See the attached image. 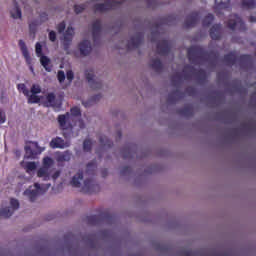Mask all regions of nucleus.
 <instances>
[{
	"instance_id": "obj_1",
	"label": "nucleus",
	"mask_w": 256,
	"mask_h": 256,
	"mask_svg": "<svg viewBox=\"0 0 256 256\" xmlns=\"http://www.w3.org/2000/svg\"><path fill=\"white\" fill-rule=\"evenodd\" d=\"M193 76H196L198 81H206V71L199 69L197 70L192 65H185L182 73H176L172 76L171 81L174 87H178L182 81H189Z\"/></svg>"
},
{
	"instance_id": "obj_2",
	"label": "nucleus",
	"mask_w": 256,
	"mask_h": 256,
	"mask_svg": "<svg viewBox=\"0 0 256 256\" xmlns=\"http://www.w3.org/2000/svg\"><path fill=\"white\" fill-rule=\"evenodd\" d=\"M218 58L217 52H207L202 46H192L188 49V59L193 65H201V61H217Z\"/></svg>"
},
{
	"instance_id": "obj_3",
	"label": "nucleus",
	"mask_w": 256,
	"mask_h": 256,
	"mask_svg": "<svg viewBox=\"0 0 256 256\" xmlns=\"http://www.w3.org/2000/svg\"><path fill=\"white\" fill-rule=\"evenodd\" d=\"M223 61L227 66L232 67L239 61L240 68L245 69L252 66L253 58L251 55H240L238 58L234 52L224 55Z\"/></svg>"
},
{
	"instance_id": "obj_4",
	"label": "nucleus",
	"mask_w": 256,
	"mask_h": 256,
	"mask_svg": "<svg viewBox=\"0 0 256 256\" xmlns=\"http://www.w3.org/2000/svg\"><path fill=\"white\" fill-rule=\"evenodd\" d=\"M80 116H81V110L77 106L70 109V112H66V114L64 115H59L58 123H59L60 129L62 130L73 129V124H71L70 121H74V117H80Z\"/></svg>"
},
{
	"instance_id": "obj_5",
	"label": "nucleus",
	"mask_w": 256,
	"mask_h": 256,
	"mask_svg": "<svg viewBox=\"0 0 256 256\" xmlns=\"http://www.w3.org/2000/svg\"><path fill=\"white\" fill-rule=\"evenodd\" d=\"M124 1H115V0H108L104 3H96L93 5L94 13H106L111 10L118 9Z\"/></svg>"
},
{
	"instance_id": "obj_6",
	"label": "nucleus",
	"mask_w": 256,
	"mask_h": 256,
	"mask_svg": "<svg viewBox=\"0 0 256 256\" xmlns=\"http://www.w3.org/2000/svg\"><path fill=\"white\" fill-rule=\"evenodd\" d=\"M50 187H51V184L40 186L39 183H35L34 185L35 189H31V188L27 189L26 191H24V196L28 197L29 201L33 203L39 195L45 194L46 191L50 189Z\"/></svg>"
},
{
	"instance_id": "obj_7",
	"label": "nucleus",
	"mask_w": 256,
	"mask_h": 256,
	"mask_svg": "<svg viewBox=\"0 0 256 256\" xmlns=\"http://www.w3.org/2000/svg\"><path fill=\"white\" fill-rule=\"evenodd\" d=\"M227 27L232 31H235L237 28L240 32H244L247 30V26L243 22L242 18L239 15L232 14L230 19L228 20Z\"/></svg>"
},
{
	"instance_id": "obj_8",
	"label": "nucleus",
	"mask_w": 256,
	"mask_h": 256,
	"mask_svg": "<svg viewBox=\"0 0 256 256\" xmlns=\"http://www.w3.org/2000/svg\"><path fill=\"white\" fill-rule=\"evenodd\" d=\"M100 191V185L94 180V178H88L84 180V186L82 192L85 194H93Z\"/></svg>"
},
{
	"instance_id": "obj_9",
	"label": "nucleus",
	"mask_w": 256,
	"mask_h": 256,
	"mask_svg": "<svg viewBox=\"0 0 256 256\" xmlns=\"http://www.w3.org/2000/svg\"><path fill=\"white\" fill-rule=\"evenodd\" d=\"M85 79H86V81H88L91 89H93V90L102 89V82L100 79L95 78L93 70L85 71Z\"/></svg>"
},
{
	"instance_id": "obj_10",
	"label": "nucleus",
	"mask_w": 256,
	"mask_h": 256,
	"mask_svg": "<svg viewBox=\"0 0 256 256\" xmlns=\"http://www.w3.org/2000/svg\"><path fill=\"white\" fill-rule=\"evenodd\" d=\"M144 39V34L142 32H137L134 36L130 38L127 44V50L131 51L141 46Z\"/></svg>"
},
{
	"instance_id": "obj_11",
	"label": "nucleus",
	"mask_w": 256,
	"mask_h": 256,
	"mask_svg": "<svg viewBox=\"0 0 256 256\" xmlns=\"http://www.w3.org/2000/svg\"><path fill=\"white\" fill-rule=\"evenodd\" d=\"M11 207H4L2 210H0V217L9 218L13 215V211L19 209V201L16 198H11L10 201Z\"/></svg>"
},
{
	"instance_id": "obj_12",
	"label": "nucleus",
	"mask_w": 256,
	"mask_h": 256,
	"mask_svg": "<svg viewBox=\"0 0 256 256\" xmlns=\"http://www.w3.org/2000/svg\"><path fill=\"white\" fill-rule=\"evenodd\" d=\"M24 150L26 152V155L25 157L27 159H35L37 155L40 154L39 152V146H38V143L36 142H30V145L27 144L25 147H24Z\"/></svg>"
},
{
	"instance_id": "obj_13",
	"label": "nucleus",
	"mask_w": 256,
	"mask_h": 256,
	"mask_svg": "<svg viewBox=\"0 0 256 256\" xmlns=\"http://www.w3.org/2000/svg\"><path fill=\"white\" fill-rule=\"evenodd\" d=\"M171 51V43L169 40H162L156 44V53L161 56L169 55Z\"/></svg>"
},
{
	"instance_id": "obj_14",
	"label": "nucleus",
	"mask_w": 256,
	"mask_h": 256,
	"mask_svg": "<svg viewBox=\"0 0 256 256\" xmlns=\"http://www.w3.org/2000/svg\"><path fill=\"white\" fill-rule=\"evenodd\" d=\"M102 25L100 20H96L92 23V38L93 42L97 44L98 41H100V35H101Z\"/></svg>"
},
{
	"instance_id": "obj_15",
	"label": "nucleus",
	"mask_w": 256,
	"mask_h": 256,
	"mask_svg": "<svg viewBox=\"0 0 256 256\" xmlns=\"http://www.w3.org/2000/svg\"><path fill=\"white\" fill-rule=\"evenodd\" d=\"M69 146L70 144L65 142V140L61 137L52 138L50 142L51 149H65Z\"/></svg>"
},
{
	"instance_id": "obj_16",
	"label": "nucleus",
	"mask_w": 256,
	"mask_h": 256,
	"mask_svg": "<svg viewBox=\"0 0 256 256\" xmlns=\"http://www.w3.org/2000/svg\"><path fill=\"white\" fill-rule=\"evenodd\" d=\"M185 97V93L181 92L179 89L170 92L167 98L169 104H175Z\"/></svg>"
},
{
	"instance_id": "obj_17",
	"label": "nucleus",
	"mask_w": 256,
	"mask_h": 256,
	"mask_svg": "<svg viewBox=\"0 0 256 256\" xmlns=\"http://www.w3.org/2000/svg\"><path fill=\"white\" fill-rule=\"evenodd\" d=\"M209 36L213 41H219L222 36V26L221 24H214L209 30Z\"/></svg>"
},
{
	"instance_id": "obj_18",
	"label": "nucleus",
	"mask_w": 256,
	"mask_h": 256,
	"mask_svg": "<svg viewBox=\"0 0 256 256\" xmlns=\"http://www.w3.org/2000/svg\"><path fill=\"white\" fill-rule=\"evenodd\" d=\"M198 21H199V13L192 12L189 16H186L184 26L186 28L195 27Z\"/></svg>"
},
{
	"instance_id": "obj_19",
	"label": "nucleus",
	"mask_w": 256,
	"mask_h": 256,
	"mask_svg": "<svg viewBox=\"0 0 256 256\" xmlns=\"http://www.w3.org/2000/svg\"><path fill=\"white\" fill-rule=\"evenodd\" d=\"M19 47H20L21 53H22V55L24 57V60H26V63L28 65H31L32 64V58L29 55L27 46H26V44H25V42L23 40L19 41Z\"/></svg>"
},
{
	"instance_id": "obj_20",
	"label": "nucleus",
	"mask_w": 256,
	"mask_h": 256,
	"mask_svg": "<svg viewBox=\"0 0 256 256\" xmlns=\"http://www.w3.org/2000/svg\"><path fill=\"white\" fill-rule=\"evenodd\" d=\"M78 47L80 49V53L83 56H87L90 54L92 48H91V43L89 40H84L80 44H78Z\"/></svg>"
},
{
	"instance_id": "obj_21",
	"label": "nucleus",
	"mask_w": 256,
	"mask_h": 256,
	"mask_svg": "<svg viewBox=\"0 0 256 256\" xmlns=\"http://www.w3.org/2000/svg\"><path fill=\"white\" fill-rule=\"evenodd\" d=\"M37 177L43 178L44 181H49L51 179V171L50 168L41 167L37 171Z\"/></svg>"
},
{
	"instance_id": "obj_22",
	"label": "nucleus",
	"mask_w": 256,
	"mask_h": 256,
	"mask_svg": "<svg viewBox=\"0 0 256 256\" xmlns=\"http://www.w3.org/2000/svg\"><path fill=\"white\" fill-rule=\"evenodd\" d=\"M72 158V153L69 151L58 153L56 160L58 163L70 162Z\"/></svg>"
},
{
	"instance_id": "obj_23",
	"label": "nucleus",
	"mask_w": 256,
	"mask_h": 256,
	"mask_svg": "<svg viewBox=\"0 0 256 256\" xmlns=\"http://www.w3.org/2000/svg\"><path fill=\"white\" fill-rule=\"evenodd\" d=\"M45 107H56V95L54 92H50L46 95Z\"/></svg>"
},
{
	"instance_id": "obj_24",
	"label": "nucleus",
	"mask_w": 256,
	"mask_h": 256,
	"mask_svg": "<svg viewBox=\"0 0 256 256\" xmlns=\"http://www.w3.org/2000/svg\"><path fill=\"white\" fill-rule=\"evenodd\" d=\"M83 180V172H77V174L72 178L70 181V184L74 188H80L81 187V181Z\"/></svg>"
},
{
	"instance_id": "obj_25",
	"label": "nucleus",
	"mask_w": 256,
	"mask_h": 256,
	"mask_svg": "<svg viewBox=\"0 0 256 256\" xmlns=\"http://www.w3.org/2000/svg\"><path fill=\"white\" fill-rule=\"evenodd\" d=\"M178 114L184 117H191L194 115V108L193 106L186 105L184 108L178 110Z\"/></svg>"
},
{
	"instance_id": "obj_26",
	"label": "nucleus",
	"mask_w": 256,
	"mask_h": 256,
	"mask_svg": "<svg viewBox=\"0 0 256 256\" xmlns=\"http://www.w3.org/2000/svg\"><path fill=\"white\" fill-rule=\"evenodd\" d=\"M151 68L156 72L160 73L163 70V63L160 59H153L151 62Z\"/></svg>"
},
{
	"instance_id": "obj_27",
	"label": "nucleus",
	"mask_w": 256,
	"mask_h": 256,
	"mask_svg": "<svg viewBox=\"0 0 256 256\" xmlns=\"http://www.w3.org/2000/svg\"><path fill=\"white\" fill-rule=\"evenodd\" d=\"M99 143L101 144V146L108 149H111L113 146V142L107 136H100Z\"/></svg>"
},
{
	"instance_id": "obj_28",
	"label": "nucleus",
	"mask_w": 256,
	"mask_h": 256,
	"mask_svg": "<svg viewBox=\"0 0 256 256\" xmlns=\"http://www.w3.org/2000/svg\"><path fill=\"white\" fill-rule=\"evenodd\" d=\"M216 9H227L231 0H214Z\"/></svg>"
},
{
	"instance_id": "obj_29",
	"label": "nucleus",
	"mask_w": 256,
	"mask_h": 256,
	"mask_svg": "<svg viewBox=\"0 0 256 256\" xmlns=\"http://www.w3.org/2000/svg\"><path fill=\"white\" fill-rule=\"evenodd\" d=\"M97 165L95 161H91L90 163L86 164V174L89 176H94L96 171Z\"/></svg>"
},
{
	"instance_id": "obj_30",
	"label": "nucleus",
	"mask_w": 256,
	"mask_h": 256,
	"mask_svg": "<svg viewBox=\"0 0 256 256\" xmlns=\"http://www.w3.org/2000/svg\"><path fill=\"white\" fill-rule=\"evenodd\" d=\"M11 17L13 19H20L21 18V10L19 8L18 2L14 1V8L11 10Z\"/></svg>"
},
{
	"instance_id": "obj_31",
	"label": "nucleus",
	"mask_w": 256,
	"mask_h": 256,
	"mask_svg": "<svg viewBox=\"0 0 256 256\" xmlns=\"http://www.w3.org/2000/svg\"><path fill=\"white\" fill-rule=\"evenodd\" d=\"M40 62L45 71L50 73L52 69L49 66L51 61L48 56H41Z\"/></svg>"
},
{
	"instance_id": "obj_32",
	"label": "nucleus",
	"mask_w": 256,
	"mask_h": 256,
	"mask_svg": "<svg viewBox=\"0 0 256 256\" xmlns=\"http://www.w3.org/2000/svg\"><path fill=\"white\" fill-rule=\"evenodd\" d=\"M256 7L255 0H243L242 1V8L243 9H253Z\"/></svg>"
},
{
	"instance_id": "obj_33",
	"label": "nucleus",
	"mask_w": 256,
	"mask_h": 256,
	"mask_svg": "<svg viewBox=\"0 0 256 256\" xmlns=\"http://www.w3.org/2000/svg\"><path fill=\"white\" fill-rule=\"evenodd\" d=\"M213 21H214V16L212 14H208L202 20V27H210Z\"/></svg>"
},
{
	"instance_id": "obj_34",
	"label": "nucleus",
	"mask_w": 256,
	"mask_h": 256,
	"mask_svg": "<svg viewBox=\"0 0 256 256\" xmlns=\"http://www.w3.org/2000/svg\"><path fill=\"white\" fill-rule=\"evenodd\" d=\"M122 157L123 159H131L133 158V152L131 147L123 148L122 150Z\"/></svg>"
},
{
	"instance_id": "obj_35",
	"label": "nucleus",
	"mask_w": 256,
	"mask_h": 256,
	"mask_svg": "<svg viewBox=\"0 0 256 256\" xmlns=\"http://www.w3.org/2000/svg\"><path fill=\"white\" fill-rule=\"evenodd\" d=\"M93 147V143L90 139H85L83 142V151L89 153Z\"/></svg>"
},
{
	"instance_id": "obj_36",
	"label": "nucleus",
	"mask_w": 256,
	"mask_h": 256,
	"mask_svg": "<svg viewBox=\"0 0 256 256\" xmlns=\"http://www.w3.org/2000/svg\"><path fill=\"white\" fill-rule=\"evenodd\" d=\"M26 97H28V103L29 104H38L41 101V98L36 94H32V95H29V96H26Z\"/></svg>"
},
{
	"instance_id": "obj_37",
	"label": "nucleus",
	"mask_w": 256,
	"mask_h": 256,
	"mask_svg": "<svg viewBox=\"0 0 256 256\" xmlns=\"http://www.w3.org/2000/svg\"><path fill=\"white\" fill-rule=\"evenodd\" d=\"M53 164H54L53 158L45 157V158H43V167L42 168L50 169V167H52Z\"/></svg>"
},
{
	"instance_id": "obj_38",
	"label": "nucleus",
	"mask_w": 256,
	"mask_h": 256,
	"mask_svg": "<svg viewBox=\"0 0 256 256\" xmlns=\"http://www.w3.org/2000/svg\"><path fill=\"white\" fill-rule=\"evenodd\" d=\"M86 220L90 225H97L98 223H100V217H98L97 215L89 216L88 218H86Z\"/></svg>"
},
{
	"instance_id": "obj_39",
	"label": "nucleus",
	"mask_w": 256,
	"mask_h": 256,
	"mask_svg": "<svg viewBox=\"0 0 256 256\" xmlns=\"http://www.w3.org/2000/svg\"><path fill=\"white\" fill-rule=\"evenodd\" d=\"M73 35H74V29L72 27H68L65 32L64 38L66 41H72Z\"/></svg>"
},
{
	"instance_id": "obj_40",
	"label": "nucleus",
	"mask_w": 256,
	"mask_h": 256,
	"mask_svg": "<svg viewBox=\"0 0 256 256\" xmlns=\"http://www.w3.org/2000/svg\"><path fill=\"white\" fill-rule=\"evenodd\" d=\"M30 92L32 95H39L42 90L39 84H32Z\"/></svg>"
},
{
	"instance_id": "obj_41",
	"label": "nucleus",
	"mask_w": 256,
	"mask_h": 256,
	"mask_svg": "<svg viewBox=\"0 0 256 256\" xmlns=\"http://www.w3.org/2000/svg\"><path fill=\"white\" fill-rule=\"evenodd\" d=\"M36 168L37 165L35 162H27L26 166H24V169H26L27 173L34 171Z\"/></svg>"
},
{
	"instance_id": "obj_42",
	"label": "nucleus",
	"mask_w": 256,
	"mask_h": 256,
	"mask_svg": "<svg viewBox=\"0 0 256 256\" xmlns=\"http://www.w3.org/2000/svg\"><path fill=\"white\" fill-rule=\"evenodd\" d=\"M87 5L86 4H76L74 6V12L75 14H81L83 11H85Z\"/></svg>"
},
{
	"instance_id": "obj_43",
	"label": "nucleus",
	"mask_w": 256,
	"mask_h": 256,
	"mask_svg": "<svg viewBox=\"0 0 256 256\" xmlns=\"http://www.w3.org/2000/svg\"><path fill=\"white\" fill-rule=\"evenodd\" d=\"M17 88L24 96H29V90L26 88L25 84H18Z\"/></svg>"
},
{
	"instance_id": "obj_44",
	"label": "nucleus",
	"mask_w": 256,
	"mask_h": 256,
	"mask_svg": "<svg viewBox=\"0 0 256 256\" xmlns=\"http://www.w3.org/2000/svg\"><path fill=\"white\" fill-rule=\"evenodd\" d=\"M131 172H132V168L130 166H124V167H122L120 174L122 176H126V175L130 174Z\"/></svg>"
},
{
	"instance_id": "obj_45",
	"label": "nucleus",
	"mask_w": 256,
	"mask_h": 256,
	"mask_svg": "<svg viewBox=\"0 0 256 256\" xmlns=\"http://www.w3.org/2000/svg\"><path fill=\"white\" fill-rule=\"evenodd\" d=\"M185 95H189V96H195L196 95V89L194 87H188L185 89L184 91Z\"/></svg>"
},
{
	"instance_id": "obj_46",
	"label": "nucleus",
	"mask_w": 256,
	"mask_h": 256,
	"mask_svg": "<svg viewBox=\"0 0 256 256\" xmlns=\"http://www.w3.org/2000/svg\"><path fill=\"white\" fill-rule=\"evenodd\" d=\"M104 220L109 222V223H112L113 221H115V215L113 214H110V213H106L104 214Z\"/></svg>"
},
{
	"instance_id": "obj_47",
	"label": "nucleus",
	"mask_w": 256,
	"mask_h": 256,
	"mask_svg": "<svg viewBox=\"0 0 256 256\" xmlns=\"http://www.w3.org/2000/svg\"><path fill=\"white\" fill-rule=\"evenodd\" d=\"M58 81L63 83L65 81V72L63 70H59L57 74Z\"/></svg>"
},
{
	"instance_id": "obj_48",
	"label": "nucleus",
	"mask_w": 256,
	"mask_h": 256,
	"mask_svg": "<svg viewBox=\"0 0 256 256\" xmlns=\"http://www.w3.org/2000/svg\"><path fill=\"white\" fill-rule=\"evenodd\" d=\"M65 28H66V24L64 21L59 23L57 26V30H58L59 34H62L65 31Z\"/></svg>"
},
{
	"instance_id": "obj_49",
	"label": "nucleus",
	"mask_w": 256,
	"mask_h": 256,
	"mask_svg": "<svg viewBox=\"0 0 256 256\" xmlns=\"http://www.w3.org/2000/svg\"><path fill=\"white\" fill-rule=\"evenodd\" d=\"M66 78L69 81V83H71L74 80V73L72 70H68L66 72Z\"/></svg>"
},
{
	"instance_id": "obj_50",
	"label": "nucleus",
	"mask_w": 256,
	"mask_h": 256,
	"mask_svg": "<svg viewBox=\"0 0 256 256\" xmlns=\"http://www.w3.org/2000/svg\"><path fill=\"white\" fill-rule=\"evenodd\" d=\"M49 40L51 42H55L57 40V35H56V32L54 30H51L49 32Z\"/></svg>"
},
{
	"instance_id": "obj_51",
	"label": "nucleus",
	"mask_w": 256,
	"mask_h": 256,
	"mask_svg": "<svg viewBox=\"0 0 256 256\" xmlns=\"http://www.w3.org/2000/svg\"><path fill=\"white\" fill-rule=\"evenodd\" d=\"M35 51L38 56L42 55V45L40 43H36Z\"/></svg>"
},
{
	"instance_id": "obj_52",
	"label": "nucleus",
	"mask_w": 256,
	"mask_h": 256,
	"mask_svg": "<svg viewBox=\"0 0 256 256\" xmlns=\"http://www.w3.org/2000/svg\"><path fill=\"white\" fill-rule=\"evenodd\" d=\"M6 121H7V116L2 110H0V124H4Z\"/></svg>"
},
{
	"instance_id": "obj_53",
	"label": "nucleus",
	"mask_w": 256,
	"mask_h": 256,
	"mask_svg": "<svg viewBox=\"0 0 256 256\" xmlns=\"http://www.w3.org/2000/svg\"><path fill=\"white\" fill-rule=\"evenodd\" d=\"M74 125L80 127V129H85L86 127L85 122H83L82 119H78V121Z\"/></svg>"
},
{
	"instance_id": "obj_54",
	"label": "nucleus",
	"mask_w": 256,
	"mask_h": 256,
	"mask_svg": "<svg viewBox=\"0 0 256 256\" xmlns=\"http://www.w3.org/2000/svg\"><path fill=\"white\" fill-rule=\"evenodd\" d=\"M158 36H159V33L157 31H152V33H151V42H156Z\"/></svg>"
},
{
	"instance_id": "obj_55",
	"label": "nucleus",
	"mask_w": 256,
	"mask_h": 256,
	"mask_svg": "<svg viewBox=\"0 0 256 256\" xmlns=\"http://www.w3.org/2000/svg\"><path fill=\"white\" fill-rule=\"evenodd\" d=\"M71 42H72V41L66 40V39L64 38V50H65V51H69Z\"/></svg>"
},
{
	"instance_id": "obj_56",
	"label": "nucleus",
	"mask_w": 256,
	"mask_h": 256,
	"mask_svg": "<svg viewBox=\"0 0 256 256\" xmlns=\"http://www.w3.org/2000/svg\"><path fill=\"white\" fill-rule=\"evenodd\" d=\"M61 176V171H56L53 173V175L51 176V178L56 181L58 179V177Z\"/></svg>"
},
{
	"instance_id": "obj_57",
	"label": "nucleus",
	"mask_w": 256,
	"mask_h": 256,
	"mask_svg": "<svg viewBox=\"0 0 256 256\" xmlns=\"http://www.w3.org/2000/svg\"><path fill=\"white\" fill-rule=\"evenodd\" d=\"M29 29L31 34H35L36 31V25L34 23L29 24Z\"/></svg>"
},
{
	"instance_id": "obj_58",
	"label": "nucleus",
	"mask_w": 256,
	"mask_h": 256,
	"mask_svg": "<svg viewBox=\"0 0 256 256\" xmlns=\"http://www.w3.org/2000/svg\"><path fill=\"white\" fill-rule=\"evenodd\" d=\"M101 98H102L101 94L94 95V96L92 97V101H100Z\"/></svg>"
},
{
	"instance_id": "obj_59",
	"label": "nucleus",
	"mask_w": 256,
	"mask_h": 256,
	"mask_svg": "<svg viewBox=\"0 0 256 256\" xmlns=\"http://www.w3.org/2000/svg\"><path fill=\"white\" fill-rule=\"evenodd\" d=\"M41 18H42L44 21H47V20H48V15H47V13H42V14H41Z\"/></svg>"
},
{
	"instance_id": "obj_60",
	"label": "nucleus",
	"mask_w": 256,
	"mask_h": 256,
	"mask_svg": "<svg viewBox=\"0 0 256 256\" xmlns=\"http://www.w3.org/2000/svg\"><path fill=\"white\" fill-rule=\"evenodd\" d=\"M169 18H170V16L167 17V18H162L161 19V24H167V21H169Z\"/></svg>"
},
{
	"instance_id": "obj_61",
	"label": "nucleus",
	"mask_w": 256,
	"mask_h": 256,
	"mask_svg": "<svg viewBox=\"0 0 256 256\" xmlns=\"http://www.w3.org/2000/svg\"><path fill=\"white\" fill-rule=\"evenodd\" d=\"M249 21L251 23H255L256 22V16H250Z\"/></svg>"
},
{
	"instance_id": "obj_62",
	"label": "nucleus",
	"mask_w": 256,
	"mask_h": 256,
	"mask_svg": "<svg viewBox=\"0 0 256 256\" xmlns=\"http://www.w3.org/2000/svg\"><path fill=\"white\" fill-rule=\"evenodd\" d=\"M101 174L103 175V177L107 176L108 175V170L105 169L101 172Z\"/></svg>"
},
{
	"instance_id": "obj_63",
	"label": "nucleus",
	"mask_w": 256,
	"mask_h": 256,
	"mask_svg": "<svg viewBox=\"0 0 256 256\" xmlns=\"http://www.w3.org/2000/svg\"><path fill=\"white\" fill-rule=\"evenodd\" d=\"M184 256H193V254L190 251L184 252Z\"/></svg>"
},
{
	"instance_id": "obj_64",
	"label": "nucleus",
	"mask_w": 256,
	"mask_h": 256,
	"mask_svg": "<svg viewBox=\"0 0 256 256\" xmlns=\"http://www.w3.org/2000/svg\"><path fill=\"white\" fill-rule=\"evenodd\" d=\"M117 135H118V138L121 139L123 134L121 133V131H119V132H117Z\"/></svg>"
}]
</instances>
